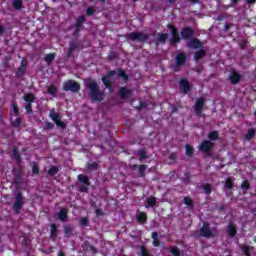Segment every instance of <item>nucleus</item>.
I'll return each mask as SVG.
<instances>
[{
    "mask_svg": "<svg viewBox=\"0 0 256 256\" xmlns=\"http://www.w3.org/2000/svg\"><path fill=\"white\" fill-rule=\"evenodd\" d=\"M85 86L89 89V97L92 101L101 102L104 98L103 91L99 90V85H97L96 81L87 80L85 82Z\"/></svg>",
    "mask_w": 256,
    "mask_h": 256,
    "instance_id": "1",
    "label": "nucleus"
},
{
    "mask_svg": "<svg viewBox=\"0 0 256 256\" xmlns=\"http://www.w3.org/2000/svg\"><path fill=\"white\" fill-rule=\"evenodd\" d=\"M126 37L130 39V41H136L137 43H143L149 39V35L143 32H131L127 34Z\"/></svg>",
    "mask_w": 256,
    "mask_h": 256,
    "instance_id": "2",
    "label": "nucleus"
},
{
    "mask_svg": "<svg viewBox=\"0 0 256 256\" xmlns=\"http://www.w3.org/2000/svg\"><path fill=\"white\" fill-rule=\"evenodd\" d=\"M64 91H71L72 93H79L81 85L74 80H68L63 85Z\"/></svg>",
    "mask_w": 256,
    "mask_h": 256,
    "instance_id": "3",
    "label": "nucleus"
},
{
    "mask_svg": "<svg viewBox=\"0 0 256 256\" xmlns=\"http://www.w3.org/2000/svg\"><path fill=\"white\" fill-rule=\"evenodd\" d=\"M49 117L52 121H54L57 127H60V129H65V127H67V124L61 121V115L56 113L54 108L50 110Z\"/></svg>",
    "mask_w": 256,
    "mask_h": 256,
    "instance_id": "4",
    "label": "nucleus"
},
{
    "mask_svg": "<svg viewBox=\"0 0 256 256\" xmlns=\"http://www.w3.org/2000/svg\"><path fill=\"white\" fill-rule=\"evenodd\" d=\"M200 235L201 237H206V239H210V237H215V235H217V232H215V230L209 229V224L204 222L202 228L200 229Z\"/></svg>",
    "mask_w": 256,
    "mask_h": 256,
    "instance_id": "5",
    "label": "nucleus"
},
{
    "mask_svg": "<svg viewBox=\"0 0 256 256\" xmlns=\"http://www.w3.org/2000/svg\"><path fill=\"white\" fill-rule=\"evenodd\" d=\"M24 101L26 103L25 105L26 113H33V110L31 109V107L35 101V95L31 93L25 94Z\"/></svg>",
    "mask_w": 256,
    "mask_h": 256,
    "instance_id": "6",
    "label": "nucleus"
},
{
    "mask_svg": "<svg viewBox=\"0 0 256 256\" xmlns=\"http://www.w3.org/2000/svg\"><path fill=\"white\" fill-rule=\"evenodd\" d=\"M213 147H215V144L211 140H204L200 144L199 149L202 153H210V151H213Z\"/></svg>",
    "mask_w": 256,
    "mask_h": 256,
    "instance_id": "7",
    "label": "nucleus"
},
{
    "mask_svg": "<svg viewBox=\"0 0 256 256\" xmlns=\"http://www.w3.org/2000/svg\"><path fill=\"white\" fill-rule=\"evenodd\" d=\"M13 207L16 213H19V211H21V208L23 207V195H21V193H17L15 195V202Z\"/></svg>",
    "mask_w": 256,
    "mask_h": 256,
    "instance_id": "8",
    "label": "nucleus"
},
{
    "mask_svg": "<svg viewBox=\"0 0 256 256\" xmlns=\"http://www.w3.org/2000/svg\"><path fill=\"white\" fill-rule=\"evenodd\" d=\"M203 107H205V98H199L194 106L196 115L203 113Z\"/></svg>",
    "mask_w": 256,
    "mask_h": 256,
    "instance_id": "9",
    "label": "nucleus"
},
{
    "mask_svg": "<svg viewBox=\"0 0 256 256\" xmlns=\"http://www.w3.org/2000/svg\"><path fill=\"white\" fill-rule=\"evenodd\" d=\"M168 29H170V32L172 34V43H179L181 39L179 38V33L177 32V29L171 25H168Z\"/></svg>",
    "mask_w": 256,
    "mask_h": 256,
    "instance_id": "10",
    "label": "nucleus"
},
{
    "mask_svg": "<svg viewBox=\"0 0 256 256\" xmlns=\"http://www.w3.org/2000/svg\"><path fill=\"white\" fill-rule=\"evenodd\" d=\"M229 80L231 81L232 85H237L239 81H241V75L235 71H232L229 75Z\"/></svg>",
    "mask_w": 256,
    "mask_h": 256,
    "instance_id": "11",
    "label": "nucleus"
},
{
    "mask_svg": "<svg viewBox=\"0 0 256 256\" xmlns=\"http://www.w3.org/2000/svg\"><path fill=\"white\" fill-rule=\"evenodd\" d=\"M180 89H182L183 93L187 94L191 91V85H189L187 80L183 79L180 81Z\"/></svg>",
    "mask_w": 256,
    "mask_h": 256,
    "instance_id": "12",
    "label": "nucleus"
},
{
    "mask_svg": "<svg viewBox=\"0 0 256 256\" xmlns=\"http://www.w3.org/2000/svg\"><path fill=\"white\" fill-rule=\"evenodd\" d=\"M188 47L191 49H201V42L197 39H192L188 42Z\"/></svg>",
    "mask_w": 256,
    "mask_h": 256,
    "instance_id": "13",
    "label": "nucleus"
},
{
    "mask_svg": "<svg viewBox=\"0 0 256 256\" xmlns=\"http://www.w3.org/2000/svg\"><path fill=\"white\" fill-rule=\"evenodd\" d=\"M78 181L80 183H83V185H86L87 187H89V185H91V182L89 181V177H87L84 174H79L78 175Z\"/></svg>",
    "mask_w": 256,
    "mask_h": 256,
    "instance_id": "14",
    "label": "nucleus"
},
{
    "mask_svg": "<svg viewBox=\"0 0 256 256\" xmlns=\"http://www.w3.org/2000/svg\"><path fill=\"white\" fill-rule=\"evenodd\" d=\"M182 38L183 39H189V37H193V29L191 28H185L182 32H181Z\"/></svg>",
    "mask_w": 256,
    "mask_h": 256,
    "instance_id": "15",
    "label": "nucleus"
},
{
    "mask_svg": "<svg viewBox=\"0 0 256 256\" xmlns=\"http://www.w3.org/2000/svg\"><path fill=\"white\" fill-rule=\"evenodd\" d=\"M187 61V56L185 54H178L176 56V65H183Z\"/></svg>",
    "mask_w": 256,
    "mask_h": 256,
    "instance_id": "16",
    "label": "nucleus"
},
{
    "mask_svg": "<svg viewBox=\"0 0 256 256\" xmlns=\"http://www.w3.org/2000/svg\"><path fill=\"white\" fill-rule=\"evenodd\" d=\"M85 23V18L84 16L78 17L75 27H76V33H79V30L81 29V26Z\"/></svg>",
    "mask_w": 256,
    "mask_h": 256,
    "instance_id": "17",
    "label": "nucleus"
},
{
    "mask_svg": "<svg viewBox=\"0 0 256 256\" xmlns=\"http://www.w3.org/2000/svg\"><path fill=\"white\" fill-rule=\"evenodd\" d=\"M136 219L139 221V223H145L147 221V214L143 212H138L136 214Z\"/></svg>",
    "mask_w": 256,
    "mask_h": 256,
    "instance_id": "18",
    "label": "nucleus"
},
{
    "mask_svg": "<svg viewBox=\"0 0 256 256\" xmlns=\"http://www.w3.org/2000/svg\"><path fill=\"white\" fill-rule=\"evenodd\" d=\"M58 219L60 220V221H65V219H67V210H65V209H62V210H60L59 212H58Z\"/></svg>",
    "mask_w": 256,
    "mask_h": 256,
    "instance_id": "19",
    "label": "nucleus"
},
{
    "mask_svg": "<svg viewBox=\"0 0 256 256\" xmlns=\"http://www.w3.org/2000/svg\"><path fill=\"white\" fill-rule=\"evenodd\" d=\"M208 139H210V141H217V139H219V133H217V131H212L208 134Z\"/></svg>",
    "mask_w": 256,
    "mask_h": 256,
    "instance_id": "20",
    "label": "nucleus"
},
{
    "mask_svg": "<svg viewBox=\"0 0 256 256\" xmlns=\"http://www.w3.org/2000/svg\"><path fill=\"white\" fill-rule=\"evenodd\" d=\"M47 93L49 95H52V97H55V95L57 93V88L53 85H50V86H48Z\"/></svg>",
    "mask_w": 256,
    "mask_h": 256,
    "instance_id": "21",
    "label": "nucleus"
},
{
    "mask_svg": "<svg viewBox=\"0 0 256 256\" xmlns=\"http://www.w3.org/2000/svg\"><path fill=\"white\" fill-rule=\"evenodd\" d=\"M129 93H131V90H129L127 88H121L120 89V97L122 99H125V97H127V95H129Z\"/></svg>",
    "mask_w": 256,
    "mask_h": 256,
    "instance_id": "22",
    "label": "nucleus"
},
{
    "mask_svg": "<svg viewBox=\"0 0 256 256\" xmlns=\"http://www.w3.org/2000/svg\"><path fill=\"white\" fill-rule=\"evenodd\" d=\"M155 203H157V199L155 197L148 198L146 208L153 207Z\"/></svg>",
    "mask_w": 256,
    "mask_h": 256,
    "instance_id": "23",
    "label": "nucleus"
},
{
    "mask_svg": "<svg viewBox=\"0 0 256 256\" xmlns=\"http://www.w3.org/2000/svg\"><path fill=\"white\" fill-rule=\"evenodd\" d=\"M255 129L251 128L248 130L247 134H246V139L249 141L251 139H253V137H255Z\"/></svg>",
    "mask_w": 256,
    "mask_h": 256,
    "instance_id": "24",
    "label": "nucleus"
},
{
    "mask_svg": "<svg viewBox=\"0 0 256 256\" xmlns=\"http://www.w3.org/2000/svg\"><path fill=\"white\" fill-rule=\"evenodd\" d=\"M237 233V230L234 228L233 224L228 225V234L230 237H234V235Z\"/></svg>",
    "mask_w": 256,
    "mask_h": 256,
    "instance_id": "25",
    "label": "nucleus"
},
{
    "mask_svg": "<svg viewBox=\"0 0 256 256\" xmlns=\"http://www.w3.org/2000/svg\"><path fill=\"white\" fill-rule=\"evenodd\" d=\"M202 189L206 195H211V184H203Z\"/></svg>",
    "mask_w": 256,
    "mask_h": 256,
    "instance_id": "26",
    "label": "nucleus"
},
{
    "mask_svg": "<svg viewBox=\"0 0 256 256\" xmlns=\"http://www.w3.org/2000/svg\"><path fill=\"white\" fill-rule=\"evenodd\" d=\"M12 4L15 9H21L23 5V0H13Z\"/></svg>",
    "mask_w": 256,
    "mask_h": 256,
    "instance_id": "27",
    "label": "nucleus"
},
{
    "mask_svg": "<svg viewBox=\"0 0 256 256\" xmlns=\"http://www.w3.org/2000/svg\"><path fill=\"white\" fill-rule=\"evenodd\" d=\"M203 57H205V50H199L196 54H195V60L199 61V59H203Z\"/></svg>",
    "mask_w": 256,
    "mask_h": 256,
    "instance_id": "28",
    "label": "nucleus"
},
{
    "mask_svg": "<svg viewBox=\"0 0 256 256\" xmlns=\"http://www.w3.org/2000/svg\"><path fill=\"white\" fill-rule=\"evenodd\" d=\"M145 171H147V165H140L139 166L140 177H145Z\"/></svg>",
    "mask_w": 256,
    "mask_h": 256,
    "instance_id": "29",
    "label": "nucleus"
},
{
    "mask_svg": "<svg viewBox=\"0 0 256 256\" xmlns=\"http://www.w3.org/2000/svg\"><path fill=\"white\" fill-rule=\"evenodd\" d=\"M54 59H55L54 54H47L46 57H45V61H46V63H48V65L53 63Z\"/></svg>",
    "mask_w": 256,
    "mask_h": 256,
    "instance_id": "30",
    "label": "nucleus"
},
{
    "mask_svg": "<svg viewBox=\"0 0 256 256\" xmlns=\"http://www.w3.org/2000/svg\"><path fill=\"white\" fill-rule=\"evenodd\" d=\"M241 250L243 251V253L246 255V256H250L251 255V247L249 246H242L241 247Z\"/></svg>",
    "mask_w": 256,
    "mask_h": 256,
    "instance_id": "31",
    "label": "nucleus"
},
{
    "mask_svg": "<svg viewBox=\"0 0 256 256\" xmlns=\"http://www.w3.org/2000/svg\"><path fill=\"white\" fill-rule=\"evenodd\" d=\"M11 123L13 127H21V118L12 119Z\"/></svg>",
    "mask_w": 256,
    "mask_h": 256,
    "instance_id": "32",
    "label": "nucleus"
},
{
    "mask_svg": "<svg viewBox=\"0 0 256 256\" xmlns=\"http://www.w3.org/2000/svg\"><path fill=\"white\" fill-rule=\"evenodd\" d=\"M167 40V34H158V43H165Z\"/></svg>",
    "mask_w": 256,
    "mask_h": 256,
    "instance_id": "33",
    "label": "nucleus"
},
{
    "mask_svg": "<svg viewBox=\"0 0 256 256\" xmlns=\"http://www.w3.org/2000/svg\"><path fill=\"white\" fill-rule=\"evenodd\" d=\"M59 172V169L56 166H52L49 170H48V174L50 175H57V173Z\"/></svg>",
    "mask_w": 256,
    "mask_h": 256,
    "instance_id": "34",
    "label": "nucleus"
},
{
    "mask_svg": "<svg viewBox=\"0 0 256 256\" xmlns=\"http://www.w3.org/2000/svg\"><path fill=\"white\" fill-rule=\"evenodd\" d=\"M184 204L187 205L188 207H193V200L189 197H185Z\"/></svg>",
    "mask_w": 256,
    "mask_h": 256,
    "instance_id": "35",
    "label": "nucleus"
},
{
    "mask_svg": "<svg viewBox=\"0 0 256 256\" xmlns=\"http://www.w3.org/2000/svg\"><path fill=\"white\" fill-rule=\"evenodd\" d=\"M118 75H119V77H122V79H124V81L129 80V76H127V74H125V71H123V70L118 71Z\"/></svg>",
    "mask_w": 256,
    "mask_h": 256,
    "instance_id": "36",
    "label": "nucleus"
},
{
    "mask_svg": "<svg viewBox=\"0 0 256 256\" xmlns=\"http://www.w3.org/2000/svg\"><path fill=\"white\" fill-rule=\"evenodd\" d=\"M185 148H186V155L188 157H191V155H193V148L189 145H186Z\"/></svg>",
    "mask_w": 256,
    "mask_h": 256,
    "instance_id": "37",
    "label": "nucleus"
},
{
    "mask_svg": "<svg viewBox=\"0 0 256 256\" xmlns=\"http://www.w3.org/2000/svg\"><path fill=\"white\" fill-rule=\"evenodd\" d=\"M226 189H233V181L231 179H227L225 182Z\"/></svg>",
    "mask_w": 256,
    "mask_h": 256,
    "instance_id": "38",
    "label": "nucleus"
},
{
    "mask_svg": "<svg viewBox=\"0 0 256 256\" xmlns=\"http://www.w3.org/2000/svg\"><path fill=\"white\" fill-rule=\"evenodd\" d=\"M250 187V184H249V181L245 180L242 185H241V188L243 189V191H248Z\"/></svg>",
    "mask_w": 256,
    "mask_h": 256,
    "instance_id": "39",
    "label": "nucleus"
},
{
    "mask_svg": "<svg viewBox=\"0 0 256 256\" xmlns=\"http://www.w3.org/2000/svg\"><path fill=\"white\" fill-rule=\"evenodd\" d=\"M14 159H16L17 163H19V161H21V156L19 155V152H17V150H13L12 153Z\"/></svg>",
    "mask_w": 256,
    "mask_h": 256,
    "instance_id": "40",
    "label": "nucleus"
},
{
    "mask_svg": "<svg viewBox=\"0 0 256 256\" xmlns=\"http://www.w3.org/2000/svg\"><path fill=\"white\" fill-rule=\"evenodd\" d=\"M88 171H94V169H97V163L93 162L91 164L87 165Z\"/></svg>",
    "mask_w": 256,
    "mask_h": 256,
    "instance_id": "41",
    "label": "nucleus"
},
{
    "mask_svg": "<svg viewBox=\"0 0 256 256\" xmlns=\"http://www.w3.org/2000/svg\"><path fill=\"white\" fill-rule=\"evenodd\" d=\"M138 155L140 157V161H143V159H147V154H145V151L143 150L138 151Z\"/></svg>",
    "mask_w": 256,
    "mask_h": 256,
    "instance_id": "42",
    "label": "nucleus"
},
{
    "mask_svg": "<svg viewBox=\"0 0 256 256\" xmlns=\"http://www.w3.org/2000/svg\"><path fill=\"white\" fill-rule=\"evenodd\" d=\"M171 253L173 256H181V253L179 252V248H172Z\"/></svg>",
    "mask_w": 256,
    "mask_h": 256,
    "instance_id": "43",
    "label": "nucleus"
},
{
    "mask_svg": "<svg viewBox=\"0 0 256 256\" xmlns=\"http://www.w3.org/2000/svg\"><path fill=\"white\" fill-rule=\"evenodd\" d=\"M88 190H89V188L86 184L81 185L79 188V191H81V193H87Z\"/></svg>",
    "mask_w": 256,
    "mask_h": 256,
    "instance_id": "44",
    "label": "nucleus"
},
{
    "mask_svg": "<svg viewBox=\"0 0 256 256\" xmlns=\"http://www.w3.org/2000/svg\"><path fill=\"white\" fill-rule=\"evenodd\" d=\"M75 49H77V46L75 44H71L68 55L71 56V54L73 53V51H75Z\"/></svg>",
    "mask_w": 256,
    "mask_h": 256,
    "instance_id": "45",
    "label": "nucleus"
},
{
    "mask_svg": "<svg viewBox=\"0 0 256 256\" xmlns=\"http://www.w3.org/2000/svg\"><path fill=\"white\" fill-rule=\"evenodd\" d=\"M12 111L15 113V115H19V109L17 108V105L12 104Z\"/></svg>",
    "mask_w": 256,
    "mask_h": 256,
    "instance_id": "46",
    "label": "nucleus"
},
{
    "mask_svg": "<svg viewBox=\"0 0 256 256\" xmlns=\"http://www.w3.org/2000/svg\"><path fill=\"white\" fill-rule=\"evenodd\" d=\"M80 223H81V225H87L88 223H89V220H87V218L86 217H84V218H81L80 219Z\"/></svg>",
    "mask_w": 256,
    "mask_h": 256,
    "instance_id": "47",
    "label": "nucleus"
},
{
    "mask_svg": "<svg viewBox=\"0 0 256 256\" xmlns=\"http://www.w3.org/2000/svg\"><path fill=\"white\" fill-rule=\"evenodd\" d=\"M64 232H65L66 235H71V227L65 226L64 227Z\"/></svg>",
    "mask_w": 256,
    "mask_h": 256,
    "instance_id": "48",
    "label": "nucleus"
},
{
    "mask_svg": "<svg viewBox=\"0 0 256 256\" xmlns=\"http://www.w3.org/2000/svg\"><path fill=\"white\" fill-rule=\"evenodd\" d=\"M93 13H95V10L93 8H91V7L87 8V10H86L87 15H93Z\"/></svg>",
    "mask_w": 256,
    "mask_h": 256,
    "instance_id": "49",
    "label": "nucleus"
},
{
    "mask_svg": "<svg viewBox=\"0 0 256 256\" xmlns=\"http://www.w3.org/2000/svg\"><path fill=\"white\" fill-rule=\"evenodd\" d=\"M23 73H25V67H24V66H21V67L18 69L17 75H23Z\"/></svg>",
    "mask_w": 256,
    "mask_h": 256,
    "instance_id": "50",
    "label": "nucleus"
},
{
    "mask_svg": "<svg viewBox=\"0 0 256 256\" xmlns=\"http://www.w3.org/2000/svg\"><path fill=\"white\" fill-rule=\"evenodd\" d=\"M6 31V28L3 24H0V35H3Z\"/></svg>",
    "mask_w": 256,
    "mask_h": 256,
    "instance_id": "51",
    "label": "nucleus"
},
{
    "mask_svg": "<svg viewBox=\"0 0 256 256\" xmlns=\"http://www.w3.org/2000/svg\"><path fill=\"white\" fill-rule=\"evenodd\" d=\"M95 213H96V217H101V215H103V210L96 209Z\"/></svg>",
    "mask_w": 256,
    "mask_h": 256,
    "instance_id": "52",
    "label": "nucleus"
},
{
    "mask_svg": "<svg viewBox=\"0 0 256 256\" xmlns=\"http://www.w3.org/2000/svg\"><path fill=\"white\" fill-rule=\"evenodd\" d=\"M55 231H57V227L55 226V224H52V226H51V234L55 235Z\"/></svg>",
    "mask_w": 256,
    "mask_h": 256,
    "instance_id": "53",
    "label": "nucleus"
},
{
    "mask_svg": "<svg viewBox=\"0 0 256 256\" xmlns=\"http://www.w3.org/2000/svg\"><path fill=\"white\" fill-rule=\"evenodd\" d=\"M46 127H47V129H53L55 127V125L51 122H47Z\"/></svg>",
    "mask_w": 256,
    "mask_h": 256,
    "instance_id": "54",
    "label": "nucleus"
},
{
    "mask_svg": "<svg viewBox=\"0 0 256 256\" xmlns=\"http://www.w3.org/2000/svg\"><path fill=\"white\" fill-rule=\"evenodd\" d=\"M158 238H159V235L157 234V232H152L153 241H156Z\"/></svg>",
    "mask_w": 256,
    "mask_h": 256,
    "instance_id": "55",
    "label": "nucleus"
},
{
    "mask_svg": "<svg viewBox=\"0 0 256 256\" xmlns=\"http://www.w3.org/2000/svg\"><path fill=\"white\" fill-rule=\"evenodd\" d=\"M32 171H33L34 175H37V173H39V169H37V167H35V166L32 168Z\"/></svg>",
    "mask_w": 256,
    "mask_h": 256,
    "instance_id": "56",
    "label": "nucleus"
},
{
    "mask_svg": "<svg viewBox=\"0 0 256 256\" xmlns=\"http://www.w3.org/2000/svg\"><path fill=\"white\" fill-rule=\"evenodd\" d=\"M142 256H151L147 250H142Z\"/></svg>",
    "mask_w": 256,
    "mask_h": 256,
    "instance_id": "57",
    "label": "nucleus"
},
{
    "mask_svg": "<svg viewBox=\"0 0 256 256\" xmlns=\"http://www.w3.org/2000/svg\"><path fill=\"white\" fill-rule=\"evenodd\" d=\"M154 247H159V242L157 240H153Z\"/></svg>",
    "mask_w": 256,
    "mask_h": 256,
    "instance_id": "58",
    "label": "nucleus"
},
{
    "mask_svg": "<svg viewBox=\"0 0 256 256\" xmlns=\"http://www.w3.org/2000/svg\"><path fill=\"white\" fill-rule=\"evenodd\" d=\"M90 251H93V253H97V250L93 246H90Z\"/></svg>",
    "mask_w": 256,
    "mask_h": 256,
    "instance_id": "59",
    "label": "nucleus"
},
{
    "mask_svg": "<svg viewBox=\"0 0 256 256\" xmlns=\"http://www.w3.org/2000/svg\"><path fill=\"white\" fill-rule=\"evenodd\" d=\"M177 157V155L175 153L170 155V159H175Z\"/></svg>",
    "mask_w": 256,
    "mask_h": 256,
    "instance_id": "60",
    "label": "nucleus"
},
{
    "mask_svg": "<svg viewBox=\"0 0 256 256\" xmlns=\"http://www.w3.org/2000/svg\"><path fill=\"white\" fill-rule=\"evenodd\" d=\"M104 85H107V78L102 79Z\"/></svg>",
    "mask_w": 256,
    "mask_h": 256,
    "instance_id": "61",
    "label": "nucleus"
},
{
    "mask_svg": "<svg viewBox=\"0 0 256 256\" xmlns=\"http://www.w3.org/2000/svg\"><path fill=\"white\" fill-rule=\"evenodd\" d=\"M139 166H137V164L132 166V169H137Z\"/></svg>",
    "mask_w": 256,
    "mask_h": 256,
    "instance_id": "62",
    "label": "nucleus"
},
{
    "mask_svg": "<svg viewBox=\"0 0 256 256\" xmlns=\"http://www.w3.org/2000/svg\"><path fill=\"white\" fill-rule=\"evenodd\" d=\"M109 75H110V76L115 75V71L109 72Z\"/></svg>",
    "mask_w": 256,
    "mask_h": 256,
    "instance_id": "63",
    "label": "nucleus"
},
{
    "mask_svg": "<svg viewBox=\"0 0 256 256\" xmlns=\"http://www.w3.org/2000/svg\"><path fill=\"white\" fill-rule=\"evenodd\" d=\"M248 3H255L256 0H247Z\"/></svg>",
    "mask_w": 256,
    "mask_h": 256,
    "instance_id": "64",
    "label": "nucleus"
}]
</instances>
